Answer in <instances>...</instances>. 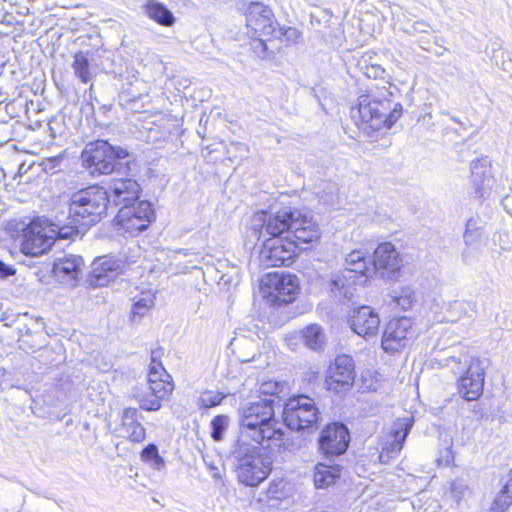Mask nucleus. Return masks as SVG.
<instances>
[{
  "instance_id": "nucleus-49",
  "label": "nucleus",
  "mask_w": 512,
  "mask_h": 512,
  "mask_svg": "<svg viewBox=\"0 0 512 512\" xmlns=\"http://www.w3.org/2000/svg\"><path fill=\"white\" fill-rule=\"evenodd\" d=\"M15 273V270L11 267L6 265L3 261L0 260V278H6L10 275H13Z\"/></svg>"
},
{
  "instance_id": "nucleus-27",
  "label": "nucleus",
  "mask_w": 512,
  "mask_h": 512,
  "mask_svg": "<svg viewBox=\"0 0 512 512\" xmlns=\"http://www.w3.org/2000/svg\"><path fill=\"white\" fill-rule=\"evenodd\" d=\"M341 466L339 465H326L318 463L314 470V484L316 488H327L334 484L340 478Z\"/></svg>"
},
{
  "instance_id": "nucleus-24",
  "label": "nucleus",
  "mask_w": 512,
  "mask_h": 512,
  "mask_svg": "<svg viewBox=\"0 0 512 512\" xmlns=\"http://www.w3.org/2000/svg\"><path fill=\"white\" fill-rule=\"evenodd\" d=\"M122 268V263L110 256H103L96 259L92 264L90 273V284L96 287L106 286L117 277Z\"/></svg>"
},
{
  "instance_id": "nucleus-53",
  "label": "nucleus",
  "mask_w": 512,
  "mask_h": 512,
  "mask_svg": "<svg viewBox=\"0 0 512 512\" xmlns=\"http://www.w3.org/2000/svg\"><path fill=\"white\" fill-rule=\"evenodd\" d=\"M268 492H269L270 494H272V493H274V492H275V490H274V488H273V486H272V485H270Z\"/></svg>"
},
{
  "instance_id": "nucleus-22",
  "label": "nucleus",
  "mask_w": 512,
  "mask_h": 512,
  "mask_svg": "<svg viewBox=\"0 0 512 512\" xmlns=\"http://www.w3.org/2000/svg\"><path fill=\"white\" fill-rule=\"evenodd\" d=\"M269 286L271 289L270 295L279 304L292 302L299 288L298 279L295 275L278 273L270 275Z\"/></svg>"
},
{
  "instance_id": "nucleus-21",
  "label": "nucleus",
  "mask_w": 512,
  "mask_h": 512,
  "mask_svg": "<svg viewBox=\"0 0 512 512\" xmlns=\"http://www.w3.org/2000/svg\"><path fill=\"white\" fill-rule=\"evenodd\" d=\"M84 267V260L81 256L64 254L54 260L53 272L62 283L73 286L82 275Z\"/></svg>"
},
{
  "instance_id": "nucleus-48",
  "label": "nucleus",
  "mask_w": 512,
  "mask_h": 512,
  "mask_svg": "<svg viewBox=\"0 0 512 512\" xmlns=\"http://www.w3.org/2000/svg\"><path fill=\"white\" fill-rule=\"evenodd\" d=\"M411 32L413 33H428L431 29V26L425 21H416L412 25Z\"/></svg>"
},
{
  "instance_id": "nucleus-6",
  "label": "nucleus",
  "mask_w": 512,
  "mask_h": 512,
  "mask_svg": "<svg viewBox=\"0 0 512 512\" xmlns=\"http://www.w3.org/2000/svg\"><path fill=\"white\" fill-rule=\"evenodd\" d=\"M129 156L126 149L114 147L105 140L98 139L85 145L81 153L83 166L92 176L120 173L123 166L130 170V161L122 160Z\"/></svg>"
},
{
  "instance_id": "nucleus-40",
  "label": "nucleus",
  "mask_w": 512,
  "mask_h": 512,
  "mask_svg": "<svg viewBox=\"0 0 512 512\" xmlns=\"http://www.w3.org/2000/svg\"><path fill=\"white\" fill-rule=\"evenodd\" d=\"M358 66L360 70L363 72V74L368 78H381L385 73V69L382 68L381 65L368 63V61L365 58L358 62Z\"/></svg>"
},
{
  "instance_id": "nucleus-4",
  "label": "nucleus",
  "mask_w": 512,
  "mask_h": 512,
  "mask_svg": "<svg viewBox=\"0 0 512 512\" xmlns=\"http://www.w3.org/2000/svg\"><path fill=\"white\" fill-rule=\"evenodd\" d=\"M258 445L237 440L231 450L236 462L237 479L245 486H258L272 470V457Z\"/></svg>"
},
{
  "instance_id": "nucleus-44",
  "label": "nucleus",
  "mask_w": 512,
  "mask_h": 512,
  "mask_svg": "<svg viewBox=\"0 0 512 512\" xmlns=\"http://www.w3.org/2000/svg\"><path fill=\"white\" fill-rule=\"evenodd\" d=\"M224 398L225 395L222 393L207 391L203 393L200 400L204 407H214L219 405Z\"/></svg>"
},
{
  "instance_id": "nucleus-28",
  "label": "nucleus",
  "mask_w": 512,
  "mask_h": 512,
  "mask_svg": "<svg viewBox=\"0 0 512 512\" xmlns=\"http://www.w3.org/2000/svg\"><path fill=\"white\" fill-rule=\"evenodd\" d=\"M443 308L446 311V315L442 318V321L450 323L457 322L464 316L471 317L470 313L476 312V304L469 301L455 300L446 303Z\"/></svg>"
},
{
  "instance_id": "nucleus-47",
  "label": "nucleus",
  "mask_w": 512,
  "mask_h": 512,
  "mask_svg": "<svg viewBox=\"0 0 512 512\" xmlns=\"http://www.w3.org/2000/svg\"><path fill=\"white\" fill-rule=\"evenodd\" d=\"M454 460V455L451 446L444 448L440 451V457L437 459L438 464L441 466H449Z\"/></svg>"
},
{
  "instance_id": "nucleus-19",
  "label": "nucleus",
  "mask_w": 512,
  "mask_h": 512,
  "mask_svg": "<svg viewBox=\"0 0 512 512\" xmlns=\"http://www.w3.org/2000/svg\"><path fill=\"white\" fill-rule=\"evenodd\" d=\"M174 389L172 380L155 381L148 383L147 391L136 395L140 408L146 411H157L161 408V402L167 399Z\"/></svg>"
},
{
  "instance_id": "nucleus-52",
  "label": "nucleus",
  "mask_w": 512,
  "mask_h": 512,
  "mask_svg": "<svg viewBox=\"0 0 512 512\" xmlns=\"http://www.w3.org/2000/svg\"><path fill=\"white\" fill-rule=\"evenodd\" d=\"M451 120L454 121L455 123H459L461 124L460 120L457 118V117H451Z\"/></svg>"
},
{
  "instance_id": "nucleus-16",
  "label": "nucleus",
  "mask_w": 512,
  "mask_h": 512,
  "mask_svg": "<svg viewBox=\"0 0 512 512\" xmlns=\"http://www.w3.org/2000/svg\"><path fill=\"white\" fill-rule=\"evenodd\" d=\"M272 10L259 2L251 3L246 11L247 27L253 36L270 37L276 34Z\"/></svg>"
},
{
  "instance_id": "nucleus-26",
  "label": "nucleus",
  "mask_w": 512,
  "mask_h": 512,
  "mask_svg": "<svg viewBox=\"0 0 512 512\" xmlns=\"http://www.w3.org/2000/svg\"><path fill=\"white\" fill-rule=\"evenodd\" d=\"M121 430L124 436L133 442H142L145 439V428L139 422V414L136 408L128 407L123 410L121 416Z\"/></svg>"
},
{
  "instance_id": "nucleus-51",
  "label": "nucleus",
  "mask_w": 512,
  "mask_h": 512,
  "mask_svg": "<svg viewBox=\"0 0 512 512\" xmlns=\"http://www.w3.org/2000/svg\"><path fill=\"white\" fill-rule=\"evenodd\" d=\"M462 259L466 264H471L474 261V258L471 256V252L469 249H465L462 253Z\"/></svg>"
},
{
  "instance_id": "nucleus-25",
  "label": "nucleus",
  "mask_w": 512,
  "mask_h": 512,
  "mask_svg": "<svg viewBox=\"0 0 512 512\" xmlns=\"http://www.w3.org/2000/svg\"><path fill=\"white\" fill-rule=\"evenodd\" d=\"M414 425L413 416H405L397 418L392 425L391 437L392 441L386 445L380 453V458L387 455L388 457L396 456L402 449L410 430Z\"/></svg>"
},
{
  "instance_id": "nucleus-43",
  "label": "nucleus",
  "mask_w": 512,
  "mask_h": 512,
  "mask_svg": "<svg viewBox=\"0 0 512 512\" xmlns=\"http://www.w3.org/2000/svg\"><path fill=\"white\" fill-rule=\"evenodd\" d=\"M248 153V148L243 143H231L226 149L228 158L233 161L234 159L243 158Z\"/></svg>"
},
{
  "instance_id": "nucleus-34",
  "label": "nucleus",
  "mask_w": 512,
  "mask_h": 512,
  "mask_svg": "<svg viewBox=\"0 0 512 512\" xmlns=\"http://www.w3.org/2000/svg\"><path fill=\"white\" fill-rule=\"evenodd\" d=\"M141 460L157 470L165 466V461L159 455L158 447L155 444H149L142 450Z\"/></svg>"
},
{
  "instance_id": "nucleus-20",
  "label": "nucleus",
  "mask_w": 512,
  "mask_h": 512,
  "mask_svg": "<svg viewBox=\"0 0 512 512\" xmlns=\"http://www.w3.org/2000/svg\"><path fill=\"white\" fill-rule=\"evenodd\" d=\"M109 202L116 206H124L127 203L136 201L139 197L140 185L132 178H112L108 182Z\"/></svg>"
},
{
  "instance_id": "nucleus-33",
  "label": "nucleus",
  "mask_w": 512,
  "mask_h": 512,
  "mask_svg": "<svg viewBox=\"0 0 512 512\" xmlns=\"http://www.w3.org/2000/svg\"><path fill=\"white\" fill-rule=\"evenodd\" d=\"M471 494L467 481L461 478L454 479L449 484L448 495L457 503L465 500Z\"/></svg>"
},
{
  "instance_id": "nucleus-12",
  "label": "nucleus",
  "mask_w": 512,
  "mask_h": 512,
  "mask_svg": "<svg viewBox=\"0 0 512 512\" xmlns=\"http://www.w3.org/2000/svg\"><path fill=\"white\" fill-rule=\"evenodd\" d=\"M55 240L56 234L50 227L32 221L24 230L21 251L26 255L39 256L50 250Z\"/></svg>"
},
{
  "instance_id": "nucleus-38",
  "label": "nucleus",
  "mask_w": 512,
  "mask_h": 512,
  "mask_svg": "<svg viewBox=\"0 0 512 512\" xmlns=\"http://www.w3.org/2000/svg\"><path fill=\"white\" fill-rule=\"evenodd\" d=\"M71 222L68 225H58V224H52L50 227V230L53 231V233L56 234V239H68L71 238L74 235L79 234V228L77 224L79 222H73L72 219H70Z\"/></svg>"
},
{
  "instance_id": "nucleus-2",
  "label": "nucleus",
  "mask_w": 512,
  "mask_h": 512,
  "mask_svg": "<svg viewBox=\"0 0 512 512\" xmlns=\"http://www.w3.org/2000/svg\"><path fill=\"white\" fill-rule=\"evenodd\" d=\"M273 406V399H259L242 405L239 410L240 436L237 440H252L261 445L264 442L278 441L279 446H284V432L277 427Z\"/></svg>"
},
{
  "instance_id": "nucleus-45",
  "label": "nucleus",
  "mask_w": 512,
  "mask_h": 512,
  "mask_svg": "<svg viewBox=\"0 0 512 512\" xmlns=\"http://www.w3.org/2000/svg\"><path fill=\"white\" fill-rule=\"evenodd\" d=\"M480 232L478 229H472L471 228V221H468L466 226V231L464 233V241L465 244L469 247L474 245L477 240L480 238Z\"/></svg>"
},
{
  "instance_id": "nucleus-11",
  "label": "nucleus",
  "mask_w": 512,
  "mask_h": 512,
  "mask_svg": "<svg viewBox=\"0 0 512 512\" xmlns=\"http://www.w3.org/2000/svg\"><path fill=\"white\" fill-rule=\"evenodd\" d=\"M350 443V432L347 426L340 422L326 425L320 432L319 450L326 458L344 454Z\"/></svg>"
},
{
  "instance_id": "nucleus-13",
  "label": "nucleus",
  "mask_w": 512,
  "mask_h": 512,
  "mask_svg": "<svg viewBox=\"0 0 512 512\" xmlns=\"http://www.w3.org/2000/svg\"><path fill=\"white\" fill-rule=\"evenodd\" d=\"M355 379L354 360L349 355H338L330 365L325 379L326 388L335 393L347 392Z\"/></svg>"
},
{
  "instance_id": "nucleus-17",
  "label": "nucleus",
  "mask_w": 512,
  "mask_h": 512,
  "mask_svg": "<svg viewBox=\"0 0 512 512\" xmlns=\"http://www.w3.org/2000/svg\"><path fill=\"white\" fill-rule=\"evenodd\" d=\"M471 194L478 200L484 199L495 182L488 157L474 159L470 164Z\"/></svg>"
},
{
  "instance_id": "nucleus-18",
  "label": "nucleus",
  "mask_w": 512,
  "mask_h": 512,
  "mask_svg": "<svg viewBox=\"0 0 512 512\" xmlns=\"http://www.w3.org/2000/svg\"><path fill=\"white\" fill-rule=\"evenodd\" d=\"M411 327V320L407 317L390 320L382 336L383 350L387 353H396L405 347Z\"/></svg>"
},
{
  "instance_id": "nucleus-54",
  "label": "nucleus",
  "mask_w": 512,
  "mask_h": 512,
  "mask_svg": "<svg viewBox=\"0 0 512 512\" xmlns=\"http://www.w3.org/2000/svg\"><path fill=\"white\" fill-rule=\"evenodd\" d=\"M256 222H259L257 219L254 218V226H257V223Z\"/></svg>"
},
{
  "instance_id": "nucleus-15",
  "label": "nucleus",
  "mask_w": 512,
  "mask_h": 512,
  "mask_svg": "<svg viewBox=\"0 0 512 512\" xmlns=\"http://www.w3.org/2000/svg\"><path fill=\"white\" fill-rule=\"evenodd\" d=\"M289 234L297 248L299 244L317 241L320 238V228L310 212L295 208Z\"/></svg>"
},
{
  "instance_id": "nucleus-31",
  "label": "nucleus",
  "mask_w": 512,
  "mask_h": 512,
  "mask_svg": "<svg viewBox=\"0 0 512 512\" xmlns=\"http://www.w3.org/2000/svg\"><path fill=\"white\" fill-rule=\"evenodd\" d=\"M302 337L307 347L320 350L324 346L325 336L320 326L313 324L302 330Z\"/></svg>"
},
{
  "instance_id": "nucleus-36",
  "label": "nucleus",
  "mask_w": 512,
  "mask_h": 512,
  "mask_svg": "<svg viewBox=\"0 0 512 512\" xmlns=\"http://www.w3.org/2000/svg\"><path fill=\"white\" fill-rule=\"evenodd\" d=\"M155 304V296L148 292L142 293V296L138 298L132 307L133 316H143L148 310Z\"/></svg>"
},
{
  "instance_id": "nucleus-46",
  "label": "nucleus",
  "mask_w": 512,
  "mask_h": 512,
  "mask_svg": "<svg viewBox=\"0 0 512 512\" xmlns=\"http://www.w3.org/2000/svg\"><path fill=\"white\" fill-rule=\"evenodd\" d=\"M278 390L279 384L276 382L263 383L260 387V393L269 396L267 399H273L274 401V395L277 394Z\"/></svg>"
},
{
  "instance_id": "nucleus-37",
  "label": "nucleus",
  "mask_w": 512,
  "mask_h": 512,
  "mask_svg": "<svg viewBox=\"0 0 512 512\" xmlns=\"http://www.w3.org/2000/svg\"><path fill=\"white\" fill-rule=\"evenodd\" d=\"M229 425V417L226 415H217L211 421V437L214 441H221L223 434Z\"/></svg>"
},
{
  "instance_id": "nucleus-35",
  "label": "nucleus",
  "mask_w": 512,
  "mask_h": 512,
  "mask_svg": "<svg viewBox=\"0 0 512 512\" xmlns=\"http://www.w3.org/2000/svg\"><path fill=\"white\" fill-rule=\"evenodd\" d=\"M151 380L155 381H168L171 380V376L166 372L162 363L157 360L156 351H152L151 364L148 374V383Z\"/></svg>"
},
{
  "instance_id": "nucleus-3",
  "label": "nucleus",
  "mask_w": 512,
  "mask_h": 512,
  "mask_svg": "<svg viewBox=\"0 0 512 512\" xmlns=\"http://www.w3.org/2000/svg\"><path fill=\"white\" fill-rule=\"evenodd\" d=\"M392 96L387 89L359 96L358 107L352 109L356 124L367 133L391 128L403 111L401 103L391 99Z\"/></svg>"
},
{
  "instance_id": "nucleus-1",
  "label": "nucleus",
  "mask_w": 512,
  "mask_h": 512,
  "mask_svg": "<svg viewBox=\"0 0 512 512\" xmlns=\"http://www.w3.org/2000/svg\"><path fill=\"white\" fill-rule=\"evenodd\" d=\"M402 267V256L390 242L377 246L372 262L364 251L354 250L346 256L343 271L331 279L330 290L339 299L351 300L356 285H364L373 275L385 281H396Z\"/></svg>"
},
{
  "instance_id": "nucleus-10",
  "label": "nucleus",
  "mask_w": 512,
  "mask_h": 512,
  "mask_svg": "<svg viewBox=\"0 0 512 512\" xmlns=\"http://www.w3.org/2000/svg\"><path fill=\"white\" fill-rule=\"evenodd\" d=\"M296 255V244L292 238L270 237L263 242L259 253V261L262 266L280 267L292 264Z\"/></svg>"
},
{
  "instance_id": "nucleus-7",
  "label": "nucleus",
  "mask_w": 512,
  "mask_h": 512,
  "mask_svg": "<svg viewBox=\"0 0 512 512\" xmlns=\"http://www.w3.org/2000/svg\"><path fill=\"white\" fill-rule=\"evenodd\" d=\"M109 204L108 191L98 185L81 189L71 195L69 219L83 226L97 223L106 214Z\"/></svg>"
},
{
  "instance_id": "nucleus-9",
  "label": "nucleus",
  "mask_w": 512,
  "mask_h": 512,
  "mask_svg": "<svg viewBox=\"0 0 512 512\" xmlns=\"http://www.w3.org/2000/svg\"><path fill=\"white\" fill-rule=\"evenodd\" d=\"M155 213L148 201H132L122 206L117 214V222L126 232L137 234L147 229L154 220Z\"/></svg>"
},
{
  "instance_id": "nucleus-30",
  "label": "nucleus",
  "mask_w": 512,
  "mask_h": 512,
  "mask_svg": "<svg viewBox=\"0 0 512 512\" xmlns=\"http://www.w3.org/2000/svg\"><path fill=\"white\" fill-rule=\"evenodd\" d=\"M508 480L503 484L500 492L493 501L490 512H506L512 504V470Z\"/></svg>"
},
{
  "instance_id": "nucleus-5",
  "label": "nucleus",
  "mask_w": 512,
  "mask_h": 512,
  "mask_svg": "<svg viewBox=\"0 0 512 512\" xmlns=\"http://www.w3.org/2000/svg\"><path fill=\"white\" fill-rule=\"evenodd\" d=\"M439 364L450 368L454 374L461 375L457 382V391L466 401L477 400L482 395L485 381L482 360L461 352L459 355L440 359Z\"/></svg>"
},
{
  "instance_id": "nucleus-8",
  "label": "nucleus",
  "mask_w": 512,
  "mask_h": 512,
  "mask_svg": "<svg viewBox=\"0 0 512 512\" xmlns=\"http://www.w3.org/2000/svg\"><path fill=\"white\" fill-rule=\"evenodd\" d=\"M282 417L290 430L304 431L316 428L320 412L314 399L307 395H297L285 402Z\"/></svg>"
},
{
  "instance_id": "nucleus-41",
  "label": "nucleus",
  "mask_w": 512,
  "mask_h": 512,
  "mask_svg": "<svg viewBox=\"0 0 512 512\" xmlns=\"http://www.w3.org/2000/svg\"><path fill=\"white\" fill-rule=\"evenodd\" d=\"M272 37L280 38L284 37L287 42L297 43L301 38V32L294 27H280L276 26V34Z\"/></svg>"
},
{
  "instance_id": "nucleus-50",
  "label": "nucleus",
  "mask_w": 512,
  "mask_h": 512,
  "mask_svg": "<svg viewBox=\"0 0 512 512\" xmlns=\"http://www.w3.org/2000/svg\"><path fill=\"white\" fill-rule=\"evenodd\" d=\"M207 467L209 468V470L211 471V476L215 479V480H220L222 478L221 474H220V471L218 469V467H216L215 465H213L212 463H208V461L204 460Z\"/></svg>"
},
{
  "instance_id": "nucleus-23",
  "label": "nucleus",
  "mask_w": 512,
  "mask_h": 512,
  "mask_svg": "<svg viewBox=\"0 0 512 512\" xmlns=\"http://www.w3.org/2000/svg\"><path fill=\"white\" fill-rule=\"evenodd\" d=\"M351 329L362 337L374 336L377 334L380 318L369 306H360L353 310L349 320Z\"/></svg>"
},
{
  "instance_id": "nucleus-29",
  "label": "nucleus",
  "mask_w": 512,
  "mask_h": 512,
  "mask_svg": "<svg viewBox=\"0 0 512 512\" xmlns=\"http://www.w3.org/2000/svg\"><path fill=\"white\" fill-rule=\"evenodd\" d=\"M146 15L163 26H172L175 18L172 12L157 0H148L144 6Z\"/></svg>"
},
{
  "instance_id": "nucleus-42",
  "label": "nucleus",
  "mask_w": 512,
  "mask_h": 512,
  "mask_svg": "<svg viewBox=\"0 0 512 512\" xmlns=\"http://www.w3.org/2000/svg\"><path fill=\"white\" fill-rule=\"evenodd\" d=\"M63 159L64 157L62 155L44 159L42 162L43 170L49 174H55L61 171V163Z\"/></svg>"
},
{
  "instance_id": "nucleus-39",
  "label": "nucleus",
  "mask_w": 512,
  "mask_h": 512,
  "mask_svg": "<svg viewBox=\"0 0 512 512\" xmlns=\"http://www.w3.org/2000/svg\"><path fill=\"white\" fill-rule=\"evenodd\" d=\"M417 296L414 289L411 287H404L401 289L398 296H395V301L398 306L403 310H408L416 302Z\"/></svg>"
},
{
  "instance_id": "nucleus-14",
  "label": "nucleus",
  "mask_w": 512,
  "mask_h": 512,
  "mask_svg": "<svg viewBox=\"0 0 512 512\" xmlns=\"http://www.w3.org/2000/svg\"><path fill=\"white\" fill-rule=\"evenodd\" d=\"M295 208L290 206L283 207L274 213L260 211L255 214V219L262 223L260 237L269 235L270 237H288L290 223L294 219Z\"/></svg>"
},
{
  "instance_id": "nucleus-32",
  "label": "nucleus",
  "mask_w": 512,
  "mask_h": 512,
  "mask_svg": "<svg viewBox=\"0 0 512 512\" xmlns=\"http://www.w3.org/2000/svg\"><path fill=\"white\" fill-rule=\"evenodd\" d=\"M72 68L75 76H77L83 83H88L92 80L93 74L90 69L87 53L82 51L76 53L74 55Z\"/></svg>"
}]
</instances>
